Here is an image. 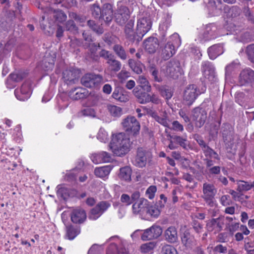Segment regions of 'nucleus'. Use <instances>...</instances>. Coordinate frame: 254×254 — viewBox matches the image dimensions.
<instances>
[{
    "mask_svg": "<svg viewBox=\"0 0 254 254\" xmlns=\"http://www.w3.org/2000/svg\"><path fill=\"white\" fill-rule=\"evenodd\" d=\"M109 147L114 155L123 156L130 150V140L127 135L124 132L113 134Z\"/></svg>",
    "mask_w": 254,
    "mask_h": 254,
    "instance_id": "1",
    "label": "nucleus"
},
{
    "mask_svg": "<svg viewBox=\"0 0 254 254\" xmlns=\"http://www.w3.org/2000/svg\"><path fill=\"white\" fill-rule=\"evenodd\" d=\"M222 136L225 144L231 149L230 151L232 153H235L238 144L240 143L238 136L235 134L232 128L228 124L225 125L222 127Z\"/></svg>",
    "mask_w": 254,
    "mask_h": 254,
    "instance_id": "2",
    "label": "nucleus"
},
{
    "mask_svg": "<svg viewBox=\"0 0 254 254\" xmlns=\"http://www.w3.org/2000/svg\"><path fill=\"white\" fill-rule=\"evenodd\" d=\"M181 40L177 34L170 37L167 44L162 50L161 56L164 60H167L172 57L176 53L175 47L179 46Z\"/></svg>",
    "mask_w": 254,
    "mask_h": 254,
    "instance_id": "3",
    "label": "nucleus"
},
{
    "mask_svg": "<svg viewBox=\"0 0 254 254\" xmlns=\"http://www.w3.org/2000/svg\"><path fill=\"white\" fill-rule=\"evenodd\" d=\"M202 194L201 197L209 206L214 205V198L217 193V189L212 184L204 183L202 186Z\"/></svg>",
    "mask_w": 254,
    "mask_h": 254,
    "instance_id": "4",
    "label": "nucleus"
},
{
    "mask_svg": "<svg viewBox=\"0 0 254 254\" xmlns=\"http://www.w3.org/2000/svg\"><path fill=\"white\" fill-rule=\"evenodd\" d=\"M207 112L199 107H195L191 112L190 119L197 128H201L207 119Z\"/></svg>",
    "mask_w": 254,
    "mask_h": 254,
    "instance_id": "5",
    "label": "nucleus"
},
{
    "mask_svg": "<svg viewBox=\"0 0 254 254\" xmlns=\"http://www.w3.org/2000/svg\"><path fill=\"white\" fill-rule=\"evenodd\" d=\"M198 95L199 91H197V86L194 84L189 85L184 91V103L189 106H191L195 101Z\"/></svg>",
    "mask_w": 254,
    "mask_h": 254,
    "instance_id": "6",
    "label": "nucleus"
},
{
    "mask_svg": "<svg viewBox=\"0 0 254 254\" xmlns=\"http://www.w3.org/2000/svg\"><path fill=\"white\" fill-rule=\"evenodd\" d=\"M103 82V77L99 74L87 73L81 79L82 84L88 88L97 87Z\"/></svg>",
    "mask_w": 254,
    "mask_h": 254,
    "instance_id": "7",
    "label": "nucleus"
},
{
    "mask_svg": "<svg viewBox=\"0 0 254 254\" xmlns=\"http://www.w3.org/2000/svg\"><path fill=\"white\" fill-rule=\"evenodd\" d=\"M151 158V153L150 151L143 148H138L136 155L134 158L133 164L135 166L142 168L145 166L147 161Z\"/></svg>",
    "mask_w": 254,
    "mask_h": 254,
    "instance_id": "8",
    "label": "nucleus"
},
{
    "mask_svg": "<svg viewBox=\"0 0 254 254\" xmlns=\"http://www.w3.org/2000/svg\"><path fill=\"white\" fill-rule=\"evenodd\" d=\"M152 26L150 19L147 17H143L137 21L136 27V35L138 38L137 41L141 40L142 37L150 30Z\"/></svg>",
    "mask_w": 254,
    "mask_h": 254,
    "instance_id": "9",
    "label": "nucleus"
},
{
    "mask_svg": "<svg viewBox=\"0 0 254 254\" xmlns=\"http://www.w3.org/2000/svg\"><path fill=\"white\" fill-rule=\"evenodd\" d=\"M122 125L127 131H130L133 135H137L140 130L139 123L134 117H128L125 119Z\"/></svg>",
    "mask_w": 254,
    "mask_h": 254,
    "instance_id": "10",
    "label": "nucleus"
},
{
    "mask_svg": "<svg viewBox=\"0 0 254 254\" xmlns=\"http://www.w3.org/2000/svg\"><path fill=\"white\" fill-rule=\"evenodd\" d=\"M165 73L172 78H178L182 73L180 63L178 61L168 62L166 66Z\"/></svg>",
    "mask_w": 254,
    "mask_h": 254,
    "instance_id": "11",
    "label": "nucleus"
},
{
    "mask_svg": "<svg viewBox=\"0 0 254 254\" xmlns=\"http://www.w3.org/2000/svg\"><path fill=\"white\" fill-rule=\"evenodd\" d=\"M162 230L160 226L153 225L148 229L144 230L141 235L143 241H148L158 238L162 234Z\"/></svg>",
    "mask_w": 254,
    "mask_h": 254,
    "instance_id": "12",
    "label": "nucleus"
},
{
    "mask_svg": "<svg viewBox=\"0 0 254 254\" xmlns=\"http://www.w3.org/2000/svg\"><path fill=\"white\" fill-rule=\"evenodd\" d=\"M201 71L205 78L209 81L212 82L216 81L217 78L215 69L211 63L208 61L203 62L201 65Z\"/></svg>",
    "mask_w": 254,
    "mask_h": 254,
    "instance_id": "13",
    "label": "nucleus"
},
{
    "mask_svg": "<svg viewBox=\"0 0 254 254\" xmlns=\"http://www.w3.org/2000/svg\"><path fill=\"white\" fill-rule=\"evenodd\" d=\"M110 204L106 201L99 202L95 207L91 210L89 218L96 220L109 207Z\"/></svg>",
    "mask_w": 254,
    "mask_h": 254,
    "instance_id": "14",
    "label": "nucleus"
},
{
    "mask_svg": "<svg viewBox=\"0 0 254 254\" xmlns=\"http://www.w3.org/2000/svg\"><path fill=\"white\" fill-rule=\"evenodd\" d=\"M129 17L130 11L128 7L125 5L120 6L115 15L116 22L120 25H123Z\"/></svg>",
    "mask_w": 254,
    "mask_h": 254,
    "instance_id": "15",
    "label": "nucleus"
},
{
    "mask_svg": "<svg viewBox=\"0 0 254 254\" xmlns=\"http://www.w3.org/2000/svg\"><path fill=\"white\" fill-rule=\"evenodd\" d=\"M14 94L19 100H27L31 94V89L29 83H23L20 88L15 90Z\"/></svg>",
    "mask_w": 254,
    "mask_h": 254,
    "instance_id": "16",
    "label": "nucleus"
},
{
    "mask_svg": "<svg viewBox=\"0 0 254 254\" xmlns=\"http://www.w3.org/2000/svg\"><path fill=\"white\" fill-rule=\"evenodd\" d=\"M224 224L223 218L212 219L207 223L206 227L209 231L217 233L222 230Z\"/></svg>",
    "mask_w": 254,
    "mask_h": 254,
    "instance_id": "17",
    "label": "nucleus"
},
{
    "mask_svg": "<svg viewBox=\"0 0 254 254\" xmlns=\"http://www.w3.org/2000/svg\"><path fill=\"white\" fill-rule=\"evenodd\" d=\"M216 27L214 25L210 24L206 25L199 35L200 41H208L215 38L216 37Z\"/></svg>",
    "mask_w": 254,
    "mask_h": 254,
    "instance_id": "18",
    "label": "nucleus"
},
{
    "mask_svg": "<svg viewBox=\"0 0 254 254\" xmlns=\"http://www.w3.org/2000/svg\"><path fill=\"white\" fill-rule=\"evenodd\" d=\"M71 221L74 223H82L86 219V214L84 210L80 208L74 209L70 214Z\"/></svg>",
    "mask_w": 254,
    "mask_h": 254,
    "instance_id": "19",
    "label": "nucleus"
},
{
    "mask_svg": "<svg viewBox=\"0 0 254 254\" xmlns=\"http://www.w3.org/2000/svg\"><path fill=\"white\" fill-rule=\"evenodd\" d=\"M254 81V71L248 68L243 70L240 74L239 81L241 85Z\"/></svg>",
    "mask_w": 254,
    "mask_h": 254,
    "instance_id": "20",
    "label": "nucleus"
},
{
    "mask_svg": "<svg viewBox=\"0 0 254 254\" xmlns=\"http://www.w3.org/2000/svg\"><path fill=\"white\" fill-rule=\"evenodd\" d=\"M145 50L150 54L154 53L159 46L157 38L154 37H150L145 40L143 42Z\"/></svg>",
    "mask_w": 254,
    "mask_h": 254,
    "instance_id": "21",
    "label": "nucleus"
},
{
    "mask_svg": "<svg viewBox=\"0 0 254 254\" xmlns=\"http://www.w3.org/2000/svg\"><path fill=\"white\" fill-rule=\"evenodd\" d=\"M92 162L95 164L109 162L112 160L111 155L108 152L102 151L92 154L91 156Z\"/></svg>",
    "mask_w": 254,
    "mask_h": 254,
    "instance_id": "22",
    "label": "nucleus"
},
{
    "mask_svg": "<svg viewBox=\"0 0 254 254\" xmlns=\"http://www.w3.org/2000/svg\"><path fill=\"white\" fill-rule=\"evenodd\" d=\"M88 95V92L81 87L74 88L69 92V97L73 100H77L86 98Z\"/></svg>",
    "mask_w": 254,
    "mask_h": 254,
    "instance_id": "23",
    "label": "nucleus"
},
{
    "mask_svg": "<svg viewBox=\"0 0 254 254\" xmlns=\"http://www.w3.org/2000/svg\"><path fill=\"white\" fill-rule=\"evenodd\" d=\"M63 78L64 81L68 83H74L75 80L79 77V72L77 69L70 68L65 70L63 73Z\"/></svg>",
    "mask_w": 254,
    "mask_h": 254,
    "instance_id": "24",
    "label": "nucleus"
},
{
    "mask_svg": "<svg viewBox=\"0 0 254 254\" xmlns=\"http://www.w3.org/2000/svg\"><path fill=\"white\" fill-rule=\"evenodd\" d=\"M132 92L138 103L142 104L149 103L150 94L148 92L141 91L137 87L135 88Z\"/></svg>",
    "mask_w": 254,
    "mask_h": 254,
    "instance_id": "25",
    "label": "nucleus"
},
{
    "mask_svg": "<svg viewBox=\"0 0 254 254\" xmlns=\"http://www.w3.org/2000/svg\"><path fill=\"white\" fill-rule=\"evenodd\" d=\"M102 16L101 18H102L106 22H110L113 19V11L112 5L109 3H105L104 4L102 8Z\"/></svg>",
    "mask_w": 254,
    "mask_h": 254,
    "instance_id": "26",
    "label": "nucleus"
},
{
    "mask_svg": "<svg viewBox=\"0 0 254 254\" xmlns=\"http://www.w3.org/2000/svg\"><path fill=\"white\" fill-rule=\"evenodd\" d=\"M207 52L209 58L214 60L223 53V45L221 44L214 45L208 49Z\"/></svg>",
    "mask_w": 254,
    "mask_h": 254,
    "instance_id": "27",
    "label": "nucleus"
},
{
    "mask_svg": "<svg viewBox=\"0 0 254 254\" xmlns=\"http://www.w3.org/2000/svg\"><path fill=\"white\" fill-rule=\"evenodd\" d=\"M154 86L160 95L166 100H169L172 97L173 92L171 88L167 86H160L157 84H155Z\"/></svg>",
    "mask_w": 254,
    "mask_h": 254,
    "instance_id": "28",
    "label": "nucleus"
},
{
    "mask_svg": "<svg viewBox=\"0 0 254 254\" xmlns=\"http://www.w3.org/2000/svg\"><path fill=\"white\" fill-rule=\"evenodd\" d=\"M165 236L166 239L169 242H176L178 240V235L176 228L173 226L169 227L165 231Z\"/></svg>",
    "mask_w": 254,
    "mask_h": 254,
    "instance_id": "29",
    "label": "nucleus"
},
{
    "mask_svg": "<svg viewBox=\"0 0 254 254\" xmlns=\"http://www.w3.org/2000/svg\"><path fill=\"white\" fill-rule=\"evenodd\" d=\"M111 170L112 167L110 165H107L95 168L94 174L97 177L103 179L107 177Z\"/></svg>",
    "mask_w": 254,
    "mask_h": 254,
    "instance_id": "30",
    "label": "nucleus"
},
{
    "mask_svg": "<svg viewBox=\"0 0 254 254\" xmlns=\"http://www.w3.org/2000/svg\"><path fill=\"white\" fill-rule=\"evenodd\" d=\"M151 117L159 124L165 127H169V120L167 114L164 112L162 116H159L155 112L151 113Z\"/></svg>",
    "mask_w": 254,
    "mask_h": 254,
    "instance_id": "31",
    "label": "nucleus"
},
{
    "mask_svg": "<svg viewBox=\"0 0 254 254\" xmlns=\"http://www.w3.org/2000/svg\"><path fill=\"white\" fill-rule=\"evenodd\" d=\"M183 244L187 248H190L194 244V239L188 231H185L181 237Z\"/></svg>",
    "mask_w": 254,
    "mask_h": 254,
    "instance_id": "32",
    "label": "nucleus"
},
{
    "mask_svg": "<svg viewBox=\"0 0 254 254\" xmlns=\"http://www.w3.org/2000/svg\"><path fill=\"white\" fill-rule=\"evenodd\" d=\"M148 201L145 198H141L138 201L135 202L132 206L133 213L135 214L139 213L141 209L148 205Z\"/></svg>",
    "mask_w": 254,
    "mask_h": 254,
    "instance_id": "33",
    "label": "nucleus"
},
{
    "mask_svg": "<svg viewBox=\"0 0 254 254\" xmlns=\"http://www.w3.org/2000/svg\"><path fill=\"white\" fill-rule=\"evenodd\" d=\"M107 64H108L109 69L111 71L116 72L119 71L121 68V63L119 61L117 60L114 56L112 58L109 59V61H107Z\"/></svg>",
    "mask_w": 254,
    "mask_h": 254,
    "instance_id": "34",
    "label": "nucleus"
},
{
    "mask_svg": "<svg viewBox=\"0 0 254 254\" xmlns=\"http://www.w3.org/2000/svg\"><path fill=\"white\" fill-rule=\"evenodd\" d=\"M100 44L94 43L89 44L87 48H88V55L89 58L96 60L98 59L97 52L100 48Z\"/></svg>",
    "mask_w": 254,
    "mask_h": 254,
    "instance_id": "35",
    "label": "nucleus"
},
{
    "mask_svg": "<svg viewBox=\"0 0 254 254\" xmlns=\"http://www.w3.org/2000/svg\"><path fill=\"white\" fill-rule=\"evenodd\" d=\"M132 171L129 167L126 166L120 169L119 177L126 181L131 180Z\"/></svg>",
    "mask_w": 254,
    "mask_h": 254,
    "instance_id": "36",
    "label": "nucleus"
},
{
    "mask_svg": "<svg viewBox=\"0 0 254 254\" xmlns=\"http://www.w3.org/2000/svg\"><path fill=\"white\" fill-rule=\"evenodd\" d=\"M133 21L130 20L128 21L125 27V32L127 38L129 40H133L135 39L136 36L133 30Z\"/></svg>",
    "mask_w": 254,
    "mask_h": 254,
    "instance_id": "37",
    "label": "nucleus"
},
{
    "mask_svg": "<svg viewBox=\"0 0 254 254\" xmlns=\"http://www.w3.org/2000/svg\"><path fill=\"white\" fill-rule=\"evenodd\" d=\"M167 137L174 139L177 144L180 145L183 148H187L188 146V140L187 136H181L177 135H171L170 134L167 135Z\"/></svg>",
    "mask_w": 254,
    "mask_h": 254,
    "instance_id": "38",
    "label": "nucleus"
},
{
    "mask_svg": "<svg viewBox=\"0 0 254 254\" xmlns=\"http://www.w3.org/2000/svg\"><path fill=\"white\" fill-rule=\"evenodd\" d=\"M137 82L143 90L146 91L147 92H150L151 91V85L147 79L144 76H139Z\"/></svg>",
    "mask_w": 254,
    "mask_h": 254,
    "instance_id": "39",
    "label": "nucleus"
},
{
    "mask_svg": "<svg viewBox=\"0 0 254 254\" xmlns=\"http://www.w3.org/2000/svg\"><path fill=\"white\" fill-rule=\"evenodd\" d=\"M80 232V229L78 227H74L71 225L66 227V236L70 240L74 239Z\"/></svg>",
    "mask_w": 254,
    "mask_h": 254,
    "instance_id": "40",
    "label": "nucleus"
},
{
    "mask_svg": "<svg viewBox=\"0 0 254 254\" xmlns=\"http://www.w3.org/2000/svg\"><path fill=\"white\" fill-rule=\"evenodd\" d=\"M53 16L55 18V22L58 24L63 23L67 18L66 15L61 10H54L53 12Z\"/></svg>",
    "mask_w": 254,
    "mask_h": 254,
    "instance_id": "41",
    "label": "nucleus"
},
{
    "mask_svg": "<svg viewBox=\"0 0 254 254\" xmlns=\"http://www.w3.org/2000/svg\"><path fill=\"white\" fill-rule=\"evenodd\" d=\"M113 50L116 54L122 60H126L127 59V54L123 48L120 45L116 44L113 47Z\"/></svg>",
    "mask_w": 254,
    "mask_h": 254,
    "instance_id": "42",
    "label": "nucleus"
},
{
    "mask_svg": "<svg viewBox=\"0 0 254 254\" xmlns=\"http://www.w3.org/2000/svg\"><path fill=\"white\" fill-rule=\"evenodd\" d=\"M202 150L205 156L207 158H213L217 160L220 159L218 154L212 149H211L208 145L205 147L203 149H202Z\"/></svg>",
    "mask_w": 254,
    "mask_h": 254,
    "instance_id": "43",
    "label": "nucleus"
},
{
    "mask_svg": "<svg viewBox=\"0 0 254 254\" xmlns=\"http://www.w3.org/2000/svg\"><path fill=\"white\" fill-rule=\"evenodd\" d=\"M128 65L132 70L137 74L142 72V65L139 62H136L133 59L128 60Z\"/></svg>",
    "mask_w": 254,
    "mask_h": 254,
    "instance_id": "44",
    "label": "nucleus"
},
{
    "mask_svg": "<svg viewBox=\"0 0 254 254\" xmlns=\"http://www.w3.org/2000/svg\"><path fill=\"white\" fill-rule=\"evenodd\" d=\"M107 109L110 114L115 117H119L122 114V110L120 107L109 105L107 106Z\"/></svg>",
    "mask_w": 254,
    "mask_h": 254,
    "instance_id": "45",
    "label": "nucleus"
},
{
    "mask_svg": "<svg viewBox=\"0 0 254 254\" xmlns=\"http://www.w3.org/2000/svg\"><path fill=\"white\" fill-rule=\"evenodd\" d=\"M237 184L238 185L237 190L239 192L246 191L251 190L250 182L242 180H237Z\"/></svg>",
    "mask_w": 254,
    "mask_h": 254,
    "instance_id": "46",
    "label": "nucleus"
},
{
    "mask_svg": "<svg viewBox=\"0 0 254 254\" xmlns=\"http://www.w3.org/2000/svg\"><path fill=\"white\" fill-rule=\"evenodd\" d=\"M26 73L23 71H18L11 73L9 77L12 80L15 82L21 81L26 77Z\"/></svg>",
    "mask_w": 254,
    "mask_h": 254,
    "instance_id": "47",
    "label": "nucleus"
},
{
    "mask_svg": "<svg viewBox=\"0 0 254 254\" xmlns=\"http://www.w3.org/2000/svg\"><path fill=\"white\" fill-rule=\"evenodd\" d=\"M148 70L155 81L159 82L162 81L161 77L158 76V70L154 64H150Z\"/></svg>",
    "mask_w": 254,
    "mask_h": 254,
    "instance_id": "48",
    "label": "nucleus"
},
{
    "mask_svg": "<svg viewBox=\"0 0 254 254\" xmlns=\"http://www.w3.org/2000/svg\"><path fill=\"white\" fill-rule=\"evenodd\" d=\"M146 213L151 217L156 218L160 214V211L159 209L154 205H147L146 207Z\"/></svg>",
    "mask_w": 254,
    "mask_h": 254,
    "instance_id": "49",
    "label": "nucleus"
},
{
    "mask_svg": "<svg viewBox=\"0 0 254 254\" xmlns=\"http://www.w3.org/2000/svg\"><path fill=\"white\" fill-rule=\"evenodd\" d=\"M90 10L92 16L95 18H101L102 9L97 3H94L91 6Z\"/></svg>",
    "mask_w": 254,
    "mask_h": 254,
    "instance_id": "50",
    "label": "nucleus"
},
{
    "mask_svg": "<svg viewBox=\"0 0 254 254\" xmlns=\"http://www.w3.org/2000/svg\"><path fill=\"white\" fill-rule=\"evenodd\" d=\"M88 26L96 33L98 35L102 34L103 33V28L97 24H96L93 20H88L87 21Z\"/></svg>",
    "mask_w": 254,
    "mask_h": 254,
    "instance_id": "51",
    "label": "nucleus"
},
{
    "mask_svg": "<svg viewBox=\"0 0 254 254\" xmlns=\"http://www.w3.org/2000/svg\"><path fill=\"white\" fill-rule=\"evenodd\" d=\"M240 68V63L238 60L234 61L230 64L228 65L226 68V72L227 74L230 73L232 71Z\"/></svg>",
    "mask_w": 254,
    "mask_h": 254,
    "instance_id": "52",
    "label": "nucleus"
},
{
    "mask_svg": "<svg viewBox=\"0 0 254 254\" xmlns=\"http://www.w3.org/2000/svg\"><path fill=\"white\" fill-rule=\"evenodd\" d=\"M246 53L248 59L254 63V44H250L247 47Z\"/></svg>",
    "mask_w": 254,
    "mask_h": 254,
    "instance_id": "53",
    "label": "nucleus"
},
{
    "mask_svg": "<svg viewBox=\"0 0 254 254\" xmlns=\"http://www.w3.org/2000/svg\"><path fill=\"white\" fill-rule=\"evenodd\" d=\"M97 137L101 142L104 143L106 142L109 140L108 133L105 129L102 128L100 129Z\"/></svg>",
    "mask_w": 254,
    "mask_h": 254,
    "instance_id": "54",
    "label": "nucleus"
},
{
    "mask_svg": "<svg viewBox=\"0 0 254 254\" xmlns=\"http://www.w3.org/2000/svg\"><path fill=\"white\" fill-rule=\"evenodd\" d=\"M157 191V188L155 186H150L146 190L145 195L150 199H152Z\"/></svg>",
    "mask_w": 254,
    "mask_h": 254,
    "instance_id": "55",
    "label": "nucleus"
},
{
    "mask_svg": "<svg viewBox=\"0 0 254 254\" xmlns=\"http://www.w3.org/2000/svg\"><path fill=\"white\" fill-rule=\"evenodd\" d=\"M153 243L149 242L141 245L140 250L141 252L144 253H151L154 248Z\"/></svg>",
    "mask_w": 254,
    "mask_h": 254,
    "instance_id": "56",
    "label": "nucleus"
},
{
    "mask_svg": "<svg viewBox=\"0 0 254 254\" xmlns=\"http://www.w3.org/2000/svg\"><path fill=\"white\" fill-rule=\"evenodd\" d=\"M162 253L163 254H178L176 249L173 246L169 245L163 246Z\"/></svg>",
    "mask_w": 254,
    "mask_h": 254,
    "instance_id": "57",
    "label": "nucleus"
},
{
    "mask_svg": "<svg viewBox=\"0 0 254 254\" xmlns=\"http://www.w3.org/2000/svg\"><path fill=\"white\" fill-rule=\"evenodd\" d=\"M248 238H246L245 241L244 248L245 250L250 254H254V241L247 242Z\"/></svg>",
    "mask_w": 254,
    "mask_h": 254,
    "instance_id": "58",
    "label": "nucleus"
},
{
    "mask_svg": "<svg viewBox=\"0 0 254 254\" xmlns=\"http://www.w3.org/2000/svg\"><path fill=\"white\" fill-rule=\"evenodd\" d=\"M65 29L67 31L72 32H76L77 30V28L74 22L71 20H69L66 22Z\"/></svg>",
    "mask_w": 254,
    "mask_h": 254,
    "instance_id": "59",
    "label": "nucleus"
},
{
    "mask_svg": "<svg viewBox=\"0 0 254 254\" xmlns=\"http://www.w3.org/2000/svg\"><path fill=\"white\" fill-rule=\"evenodd\" d=\"M120 200L125 205H129L132 203L129 195L125 193L121 195Z\"/></svg>",
    "mask_w": 254,
    "mask_h": 254,
    "instance_id": "60",
    "label": "nucleus"
},
{
    "mask_svg": "<svg viewBox=\"0 0 254 254\" xmlns=\"http://www.w3.org/2000/svg\"><path fill=\"white\" fill-rule=\"evenodd\" d=\"M83 115L85 116L95 117L96 113L94 110L90 107H87L81 111Z\"/></svg>",
    "mask_w": 254,
    "mask_h": 254,
    "instance_id": "61",
    "label": "nucleus"
},
{
    "mask_svg": "<svg viewBox=\"0 0 254 254\" xmlns=\"http://www.w3.org/2000/svg\"><path fill=\"white\" fill-rule=\"evenodd\" d=\"M129 97L127 92L121 90V92L117 100L121 102H126L129 100Z\"/></svg>",
    "mask_w": 254,
    "mask_h": 254,
    "instance_id": "62",
    "label": "nucleus"
},
{
    "mask_svg": "<svg viewBox=\"0 0 254 254\" xmlns=\"http://www.w3.org/2000/svg\"><path fill=\"white\" fill-rule=\"evenodd\" d=\"M171 129L176 131H183L184 130V127L178 121H175L172 123Z\"/></svg>",
    "mask_w": 254,
    "mask_h": 254,
    "instance_id": "63",
    "label": "nucleus"
},
{
    "mask_svg": "<svg viewBox=\"0 0 254 254\" xmlns=\"http://www.w3.org/2000/svg\"><path fill=\"white\" fill-rule=\"evenodd\" d=\"M99 55L101 57L106 59L107 61H109V59H111L114 56V55L111 54L109 51L105 50H101L99 53Z\"/></svg>",
    "mask_w": 254,
    "mask_h": 254,
    "instance_id": "64",
    "label": "nucleus"
}]
</instances>
